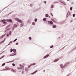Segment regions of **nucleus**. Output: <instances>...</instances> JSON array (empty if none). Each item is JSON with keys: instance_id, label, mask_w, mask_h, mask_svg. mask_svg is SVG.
<instances>
[{"instance_id": "nucleus-1", "label": "nucleus", "mask_w": 76, "mask_h": 76, "mask_svg": "<svg viewBox=\"0 0 76 76\" xmlns=\"http://www.w3.org/2000/svg\"><path fill=\"white\" fill-rule=\"evenodd\" d=\"M4 21H6L7 22H12V20L11 19L10 20H4L1 21V22H3Z\"/></svg>"}, {"instance_id": "nucleus-2", "label": "nucleus", "mask_w": 76, "mask_h": 76, "mask_svg": "<svg viewBox=\"0 0 76 76\" xmlns=\"http://www.w3.org/2000/svg\"><path fill=\"white\" fill-rule=\"evenodd\" d=\"M20 69H24V66L22 65H20Z\"/></svg>"}, {"instance_id": "nucleus-3", "label": "nucleus", "mask_w": 76, "mask_h": 76, "mask_svg": "<svg viewBox=\"0 0 76 76\" xmlns=\"http://www.w3.org/2000/svg\"><path fill=\"white\" fill-rule=\"evenodd\" d=\"M11 72H14V73H15V72H16V70L15 69L14 70V69H12L11 70Z\"/></svg>"}, {"instance_id": "nucleus-4", "label": "nucleus", "mask_w": 76, "mask_h": 76, "mask_svg": "<svg viewBox=\"0 0 76 76\" xmlns=\"http://www.w3.org/2000/svg\"><path fill=\"white\" fill-rule=\"evenodd\" d=\"M16 53L14 52L12 54V56H16Z\"/></svg>"}, {"instance_id": "nucleus-5", "label": "nucleus", "mask_w": 76, "mask_h": 76, "mask_svg": "<svg viewBox=\"0 0 76 76\" xmlns=\"http://www.w3.org/2000/svg\"><path fill=\"white\" fill-rule=\"evenodd\" d=\"M5 69H6L7 70H10V68L8 67H6Z\"/></svg>"}, {"instance_id": "nucleus-6", "label": "nucleus", "mask_w": 76, "mask_h": 76, "mask_svg": "<svg viewBox=\"0 0 76 76\" xmlns=\"http://www.w3.org/2000/svg\"><path fill=\"white\" fill-rule=\"evenodd\" d=\"M16 27H17V25H16V24H15L13 27V28L14 29V28H16Z\"/></svg>"}, {"instance_id": "nucleus-7", "label": "nucleus", "mask_w": 76, "mask_h": 76, "mask_svg": "<svg viewBox=\"0 0 76 76\" xmlns=\"http://www.w3.org/2000/svg\"><path fill=\"white\" fill-rule=\"evenodd\" d=\"M34 65H35V63H34L32 64H31L30 66H28V68H29V67H31V66H34Z\"/></svg>"}, {"instance_id": "nucleus-8", "label": "nucleus", "mask_w": 76, "mask_h": 76, "mask_svg": "<svg viewBox=\"0 0 76 76\" xmlns=\"http://www.w3.org/2000/svg\"><path fill=\"white\" fill-rule=\"evenodd\" d=\"M58 59H56L54 61V62H57V61H58Z\"/></svg>"}, {"instance_id": "nucleus-9", "label": "nucleus", "mask_w": 76, "mask_h": 76, "mask_svg": "<svg viewBox=\"0 0 76 76\" xmlns=\"http://www.w3.org/2000/svg\"><path fill=\"white\" fill-rule=\"evenodd\" d=\"M49 56V55H47L45 56L44 57V58H46L47 57H48Z\"/></svg>"}, {"instance_id": "nucleus-10", "label": "nucleus", "mask_w": 76, "mask_h": 76, "mask_svg": "<svg viewBox=\"0 0 76 76\" xmlns=\"http://www.w3.org/2000/svg\"><path fill=\"white\" fill-rule=\"evenodd\" d=\"M50 23V24H51L52 25L53 24V21H50L49 22Z\"/></svg>"}, {"instance_id": "nucleus-11", "label": "nucleus", "mask_w": 76, "mask_h": 76, "mask_svg": "<svg viewBox=\"0 0 76 76\" xmlns=\"http://www.w3.org/2000/svg\"><path fill=\"white\" fill-rule=\"evenodd\" d=\"M9 35H12V32L11 31H10L9 32Z\"/></svg>"}, {"instance_id": "nucleus-12", "label": "nucleus", "mask_w": 76, "mask_h": 76, "mask_svg": "<svg viewBox=\"0 0 76 76\" xmlns=\"http://www.w3.org/2000/svg\"><path fill=\"white\" fill-rule=\"evenodd\" d=\"M13 51L14 53H16V49H13Z\"/></svg>"}, {"instance_id": "nucleus-13", "label": "nucleus", "mask_w": 76, "mask_h": 76, "mask_svg": "<svg viewBox=\"0 0 76 76\" xmlns=\"http://www.w3.org/2000/svg\"><path fill=\"white\" fill-rule=\"evenodd\" d=\"M15 19L16 20H17V21H18V22H19V19H18V18H15Z\"/></svg>"}, {"instance_id": "nucleus-14", "label": "nucleus", "mask_w": 76, "mask_h": 76, "mask_svg": "<svg viewBox=\"0 0 76 76\" xmlns=\"http://www.w3.org/2000/svg\"><path fill=\"white\" fill-rule=\"evenodd\" d=\"M37 72V70H36L35 72H34L32 73L31 75H32L33 74H34V73H36V72Z\"/></svg>"}, {"instance_id": "nucleus-15", "label": "nucleus", "mask_w": 76, "mask_h": 76, "mask_svg": "<svg viewBox=\"0 0 76 76\" xmlns=\"http://www.w3.org/2000/svg\"><path fill=\"white\" fill-rule=\"evenodd\" d=\"M17 40H18V39L17 38L15 39L13 41V42H15V41H17Z\"/></svg>"}, {"instance_id": "nucleus-16", "label": "nucleus", "mask_w": 76, "mask_h": 76, "mask_svg": "<svg viewBox=\"0 0 76 76\" xmlns=\"http://www.w3.org/2000/svg\"><path fill=\"white\" fill-rule=\"evenodd\" d=\"M51 20L54 22H56V21L53 19H52Z\"/></svg>"}, {"instance_id": "nucleus-17", "label": "nucleus", "mask_w": 76, "mask_h": 76, "mask_svg": "<svg viewBox=\"0 0 76 76\" xmlns=\"http://www.w3.org/2000/svg\"><path fill=\"white\" fill-rule=\"evenodd\" d=\"M32 24L33 25H35V22H33L32 23Z\"/></svg>"}, {"instance_id": "nucleus-18", "label": "nucleus", "mask_w": 76, "mask_h": 76, "mask_svg": "<svg viewBox=\"0 0 76 76\" xmlns=\"http://www.w3.org/2000/svg\"><path fill=\"white\" fill-rule=\"evenodd\" d=\"M56 27H57V26L56 25L53 26V28H56Z\"/></svg>"}, {"instance_id": "nucleus-19", "label": "nucleus", "mask_w": 76, "mask_h": 76, "mask_svg": "<svg viewBox=\"0 0 76 76\" xmlns=\"http://www.w3.org/2000/svg\"><path fill=\"white\" fill-rule=\"evenodd\" d=\"M61 68H63L64 66H63V64H61Z\"/></svg>"}, {"instance_id": "nucleus-20", "label": "nucleus", "mask_w": 76, "mask_h": 76, "mask_svg": "<svg viewBox=\"0 0 76 76\" xmlns=\"http://www.w3.org/2000/svg\"><path fill=\"white\" fill-rule=\"evenodd\" d=\"M19 22L20 23H22V21L21 20H19Z\"/></svg>"}, {"instance_id": "nucleus-21", "label": "nucleus", "mask_w": 76, "mask_h": 76, "mask_svg": "<svg viewBox=\"0 0 76 76\" xmlns=\"http://www.w3.org/2000/svg\"><path fill=\"white\" fill-rule=\"evenodd\" d=\"M6 34H4L1 37V38H3L4 36H5V35H6Z\"/></svg>"}, {"instance_id": "nucleus-22", "label": "nucleus", "mask_w": 76, "mask_h": 76, "mask_svg": "<svg viewBox=\"0 0 76 76\" xmlns=\"http://www.w3.org/2000/svg\"><path fill=\"white\" fill-rule=\"evenodd\" d=\"M13 49H12V48H11V49H10V52H12V51H13Z\"/></svg>"}, {"instance_id": "nucleus-23", "label": "nucleus", "mask_w": 76, "mask_h": 76, "mask_svg": "<svg viewBox=\"0 0 76 76\" xmlns=\"http://www.w3.org/2000/svg\"><path fill=\"white\" fill-rule=\"evenodd\" d=\"M5 64V63H4V64H2V66H4Z\"/></svg>"}, {"instance_id": "nucleus-24", "label": "nucleus", "mask_w": 76, "mask_h": 76, "mask_svg": "<svg viewBox=\"0 0 76 76\" xmlns=\"http://www.w3.org/2000/svg\"><path fill=\"white\" fill-rule=\"evenodd\" d=\"M4 21V24H6V23H6V21Z\"/></svg>"}, {"instance_id": "nucleus-25", "label": "nucleus", "mask_w": 76, "mask_h": 76, "mask_svg": "<svg viewBox=\"0 0 76 76\" xmlns=\"http://www.w3.org/2000/svg\"><path fill=\"white\" fill-rule=\"evenodd\" d=\"M12 65L13 66H15V64L13 63L12 64Z\"/></svg>"}, {"instance_id": "nucleus-26", "label": "nucleus", "mask_w": 76, "mask_h": 76, "mask_svg": "<svg viewBox=\"0 0 76 76\" xmlns=\"http://www.w3.org/2000/svg\"><path fill=\"white\" fill-rule=\"evenodd\" d=\"M45 16L46 17H48V16L49 15H48V14H46Z\"/></svg>"}, {"instance_id": "nucleus-27", "label": "nucleus", "mask_w": 76, "mask_h": 76, "mask_svg": "<svg viewBox=\"0 0 76 76\" xmlns=\"http://www.w3.org/2000/svg\"><path fill=\"white\" fill-rule=\"evenodd\" d=\"M43 20L44 21H45V20H46V18H44Z\"/></svg>"}, {"instance_id": "nucleus-28", "label": "nucleus", "mask_w": 76, "mask_h": 76, "mask_svg": "<svg viewBox=\"0 0 76 76\" xmlns=\"http://www.w3.org/2000/svg\"><path fill=\"white\" fill-rule=\"evenodd\" d=\"M4 42V41L1 42V43L2 44V43H3V42Z\"/></svg>"}, {"instance_id": "nucleus-29", "label": "nucleus", "mask_w": 76, "mask_h": 76, "mask_svg": "<svg viewBox=\"0 0 76 76\" xmlns=\"http://www.w3.org/2000/svg\"><path fill=\"white\" fill-rule=\"evenodd\" d=\"M4 42V41L1 42V43L2 44V43H3V42Z\"/></svg>"}, {"instance_id": "nucleus-30", "label": "nucleus", "mask_w": 76, "mask_h": 76, "mask_svg": "<svg viewBox=\"0 0 76 76\" xmlns=\"http://www.w3.org/2000/svg\"><path fill=\"white\" fill-rule=\"evenodd\" d=\"M29 39L30 40H31V39H32V38H31V37H29Z\"/></svg>"}, {"instance_id": "nucleus-31", "label": "nucleus", "mask_w": 76, "mask_h": 76, "mask_svg": "<svg viewBox=\"0 0 76 76\" xmlns=\"http://www.w3.org/2000/svg\"><path fill=\"white\" fill-rule=\"evenodd\" d=\"M23 25H24L23 23L22 24H21L20 25V26L21 27H22V26H23Z\"/></svg>"}, {"instance_id": "nucleus-32", "label": "nucleus", "mask_w": 76, "mask_h": 76, "mask_svg": "<svg viewBox=\"0 0 76 76\" xmlns=\"http://www.w3.org/2000/svg\"><path fill=\"white\" fill-rule=\"evenodd\" d=\"M53 47H54V46L52 45V46H50V48H53Z\"/></svg>"}, {"instance_id": "nucleus-33", "label": "nucleus", "mask_w": 76, "mask_h": 76, "mask_svg": "<svg viewBox=\"0 0 76 76\" xmlns=\"http://www.w3.org/2000/svg\"><path fill=\"white\" fill-rule=\"evenodd\" d=\"M51 8H53V6H54V5H51Z\"/></svg>"}, {"instance_id": "nucleus-34", "label": "nucleus", "mask_w": 76, "mask_h": 76, "mask_svg": "<svg viewBox=\"0 0 76 76\" xmlns=\"http://www.w3.org/2000/svg\"><path fill=\"white\" fill-rule=\"evenodd\" d=\"M9 30V29H7V30H5V32H7V31H8Z\"/></svg>"}, {"instance_id": "nucleus-35", "label": "nucleus", "mask_w": 76, "mask_h": 76, "mask_svg": "<svg viewBox=\"0 0 76 76\" xmlns=\"http://www.w3.org/2000/svg\"><path fill=\"white\" fill-rule=\"evenodd\" d=\"M34 21H35V22H37V19H35Z\"/></svg>"}, {"instance_id": "nucleus-36", "label": "nucleus", "mask_w": 76, "mask_h": 76, "mask_svg": "<svg viewBox=\"0 0 76 76\" xmlns=\"http://www.w3.org/2000/svg\"><path fill=\"white\" fill-rule=\"evenodd\" d=\"M75 14H73V17H75Z\"/></svg>"}, {"instance_id": "nucleus-37", "label": "nucleus", "mask_w": 76, "mask_h": 76, "mask_svg": "<svg viewBox=\"0 0 76 76\" xmlns=\"http://www.w3.org/2000/svg\"><path fill=\"white\" fill-rule=\"evenodd\" d=\"M16 45H19V43H16L15 44Z\"/></svg>"}, {"instance_id": "nucleus-38", "label": "nucleus", "mask_w": 76, "mask_h": 76, "mask_svg": "<svg viewBox=\"0 0 76 76\" xmlns=\"http://www.w3.org/2000/svg\"><path fill=\"white\" fill-rule=\"evenodd\" d=\"M50 14L51 15V16H53V14H52V13H50Z\"/></svg>"}, {"instance_id": "nucleus-39", "label": "nucleus", "mask_w": 76, "mask_h": 76, "mask_svg": "<svg viewBox=\"0 0 76 76\" xmlns=\"http://www.w3.org/2000/svg\"><path fill=\"white\" fill-rule=\"evenodd\" d=\"M70 9L71 10H72V7H71L70 8Z\"/></svg>"}, {"instance_id": "nucleus-40", "label": "nucleus", "mask_w": 76, "mask_h": 76, "mask_svg": "<svg viewBox=\"0 0 76 76\" xmlns=\"http://www.w3.org/2000/svg\"><path fill=\"white\" fill-rule=\"evenodd\" d=\"M9 26H7L6 27V29L8 28H9Z\"/></svg>"}, {"instance_id": "nucleus-41", "label": "nucleus", "mask_w": 76, "mask_h": 76, "mask_svg": "<svg viewBox=\"0 0 76 76\" xmlns=\"http://www.w3.org/2000/svg\"><path fill=\"white\" fill-rule=\"evenodd\" d=\"M9 57H10V56H12V55H9Z\"/></svg>"}, {"instance_id": "nucleus-42", "label": "nucleus", "mask_w": 76, "mask_h": 76, "mask_svg": "<svg viewBox=\"0 0 76 76\" xmlns=\"http://www.w3.org/2000/svg\"><path fill=\"white\" fill-rule=\"evenodd\" d=\"M3 58L2 56L0 58V59H1V58Z\"/></svg>"}, {"instance_id": "nucleus-43", "label": "nucleus", "mask_w": 76, "mask_h": 76, "mask_svg": "<svg viewBox=\"0 0 76 76\" xmlns=\"http://www.w3.org/2000/svg\"><path fill=\"white\" fill-rule=\"evenodd\" d=\"M12 41H11L10 42V44L12 43Z\"/></svg>"}, {"instance_id": "nucleus-44", "label": "nucleus", "mask_w": 76, "mask_h": 76, "mask_svg": "<svg viewBox=\"0 0 76 76\" xmlns=\"http://www.w3.org/2000/svg\"><path fill=\"white\" fill-rule=\"evenodd\" d=\"M7 37H9V34H7Z\"/></svg>"}, {"instance_id": "nucleus-45", "label": "nucleus", "mask_w": 76, "mask_h": 76, "mask_svg": "<svg viewBox=\"0 0 76 76\" xmlns=\"http://www.w3.org/2000/svg\"><path fill=\"white\" fill-rule=\"evenodd\" d=\"M17 69H18V70H19V67H17Z\"/></svg>"}, {"instance_id": "nucleus-46", "label": "nucleus", "mask_w": 76, "mask_h": 76, "mask_svg": "<svg viewBox=\"0 0 76 76\" xmlns=\"http://www.w3.org/2000/svg\"><path fill=\"white\" fill-rule=\"evenodd\" d=\"M44 3L45 4H46V1H45L44 2Z\"/></svg>"}, {"instance_id": "nucleus-47", "label": "nucleus", "mask_w": 76, "mask_h": 76, "mask_svg": "<svg viewBox=\"0 0 76 76\" xmlns=\"http://www.w3.org/2000/svg\"><path fill=\"white\" fill-rule=\"evenodd\" d=\"M4 57V56H2V57L3 58Z\"/></svg>"}, {"instance_id": "nucleus-48", "label": "nucleus", "mask_w": 76, "mask_h": 76, "mask_svg": "<svg viewBox=\"0 0 76 76\" xmlns=\"http://www.w3.org/2000/svg\"><path fill=\"white\" fill-rule=\"evenodd\" d=\"M3 53V52L0 53V55L1 54H2Z\"/></svg>"}, {"instance_id": "nucleus-49", "label": "nucleus", "mask_w": 76, "mask_h": 76, "mask_svg": "<svg viewBox=\"0 0 76 76\" xmlns=\"http://www.w3.org/2000/svg\"><path fill=\"white\" fill-rule=\"evenodd\" d=\"M8 45H10V43H9Z\"/></svg>"}, {"instance_id": "nucleus-50", "label": "nucleus", "mask_w": 76, "mask_h": 76, "mask_svg": "<svg viewBox=\"0 0 76 76\" xmlns=\"http://www.w3.org/2000/svg\"><path fill=\"white\" fill-rule=\"evenodd\" d=\"M4 69H3V70H2L1 71H4Z\"/></svg>"}, {"instance_id": "nucleus-51", "label": "nucleus", "mask_w": 76, "mask_h": 76, "mask_svg": "<svg viewBox=\"0 0 76 76\" xmlns=\"http://www.w3.org/2000/svg\"><path fill=\"white\" fill-rule=\"evenodd\" d=\"M0 44H1V42H0Z\"/></svg>"}, {"instance_id": "nucleus-52", "label": "nucleus", "mask_w": 76, "mask_h": 76, "mask_svg": "<svg viewBox=\"0 0 76 76\" xmlns=\"http://www.w3.org/2000/svg\"><path fill=\"white\" fill-rule=\"evenodd\" d=\"M1 38H2V37H0V39H1Z\"/></svg>"}, {"instance_id": "nucleus-53", "label": "nucleus", "mask_w": 76, "mask_h": 76, "mask_svg": "<svg viewBox=\"0 0 76 76\" xmlns=\"http://www.w3.org/2000/svg\"><path fill=\"white\" fill-rule=\"evenodd\" d=\"M4 70H7V69H4Z\"/></svg>"}, {"instance_id": "nucleus-54", "label": "nucleus", "mask_w": 76, "mask_h": 76, "mask_svg": "<svg viewBox=\"0 0 76 76\" xmlns=\"http://www.w3.org/2000/svg\"><path fill=\"white\" fill-rule=\"evenodd\" d=\"M5 39H6V38H5L4 39V41H5Z\"/></svg>"}, {"instance_id": "nucleus-55", "label": "nucleus", "mask_w": 76, "mask_h": 76, "mask_svg": "<svg viewBox=\"0 0 76 76\" xmlns=\"http://www.w3.org/2000/svg\"><path fill=\"white\" fill-rule=\"evenodd\" d=\"M9 63V62H7V63Z\"/></svg>"}, {"instance_id": "nucleus-56", "label": "nucleus", "mask_w": 76, "mask_h": 76, "mask_svg": "<svg viewBox=\"0 0 76 76\" xmlns=\"http://www.w3.org/2000/svg\"><path fill=\"white\" fill-rule=\"evenodd\" d=\"M45 70H43V72H45Z\"/></svg>"}, {"instance_id": "nucleus-57", "label": "nucleus", "mask_w": 76, "mask_h": 76, "mask_svg": "<svg viewBox=\"0 0 76 76\" xmlns=\"http://www.w3.org/2000/svg\"><path fill=\"white\" fill-rule=\"evenodd\" d=\"M14 30V29H12V31H13Z\"/></svg>"}, {"instance_id": "nucleus-58", "label": "nucleus", "mask_w": 76, "mask_h": 76, "mask_svg": "<svg viewBox=\"0 0 76 76\" xmlns=\"http://www.w3.org/2000/svg\"><path fill=\"white\" fill-rule=\"evenodd\" d=\"M67 15H68V13H67Z\"/></svg>"}, {"instance_id": "nucleus-59", "label": "nucleus", "mask_w": 76, "mask_h": 76, "mask_svg": "<svg viewBox=\"0 0 76 76\" xmlns=\"http://www.w3.org/2000/svg\"><path fill=\"white\" fill-rule=\"evenodd\" d=\"M67 0V1H69V0Z\"/></svg>"}, {"instance_id": "nucleus-60", "label": "nucleus", "mask_w": 76, "mask_h": 76, "mask_svg": "<svg viewBox=\"0 0 76 76\" xmlns=\"http://www.w3.org/2000/svg\"><path fill=\"white\" fill-rule=\"evenodd\" d=\"M69 14H70V12H69Z\"/></svg>"}, {"instance_id": "nucleus-61", "label": "nucleus", "mask_w": 76, "mask_h": 76, "mask_svg": "<svg viewBox=\"0 0 76 76\" xmlns=\"http://www.w3.org/2000/svg\"><path fill=\"white\" fill-rule=\"evenodd\" d=\"M49 18H50V17H49Z\"/></svg>"}, {"instance_id": "nucleus-62", "label": "nucleus", "mask_w": 76, "mask_h": 76, "mask_svg": "<svg viewBox=\"0 0 76 76\" xmlns=\"http://www.w3.org/2000/svg\"><path fill=\"white\" fill-rule=\"evenodd\" d=\"M1 25L0 24V26Z\"/></svg>"}]
</instances>
